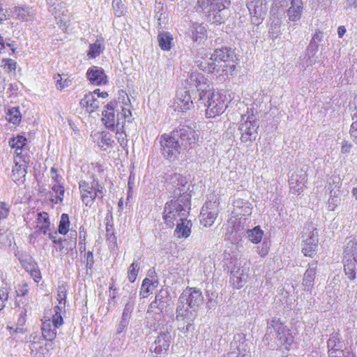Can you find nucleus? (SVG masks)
Masks as SVG:
<instances>
[{
	"mask_svg": "<svg viewBox=\"0 0 357 357\" xmlns=\"http://www.w3.org/2000/svg\"><path fill=\"white\" fill-rule=\"evenodd\" d=\"M192 86L197 89L198 102L206 107V116L212 118L222 114L227 107L225 96L215 92L204 76L198 72H193L186 79Z\"/></svg>",
	"mask_w": 357,
	"mask_h": 357,
	"instance_id": "obj_1",
	"label": "nucleus"
},
{
	"mask_svg": "<svg viewBox=\"0 0 357 357\" xmlns=\"http://www.w3.org/2000/svg\"><path fill=\"white\" fill-rule=\"evenodd\" d=\"M199 134L190 126H182L170 134L161 135L160 143L162 153L166 158H176L183 151L192 149L197 144Z\"/></svg>",
	"mask_w": 357,
	"mask_h": 357,
	"instance_id": "obj_2",
	"label": "nucleus"
},
{
	"mask_svg": "<svg viewBox=\"0 0 357 357\" xmlns=\"http://www.w3.org/2000/svg\"><path fill=\"white\" fill-rule=\"evenodd\" d=\"M183 201L178 199H172L166 203L163 211V220L167 226L172 228L176 222L180 220L188 214L190 203L188 202V196H183Z\"/></svg>",
	"mask_w": 357,
	"mask_h": 357,
	"instance_id": "obj_3",
	"label": "nucleus"
},
{
	"mask_svg": "<svg viewBox=\"0 0 357 357\" xmlns=\"http://www.w3.org/2000/svg\"><path fill=\"white\" fill-rule=\"evenodd\" d=\"M204 298L199 289L193 287L186 288L180 295L176 311L181 317L183 312H192L196 314L200 305L203 303Z\"/></svg>",
	"mask_w": 357,
	"mask_h": 357,
	"instance_id": "obj_4",
	"label": "nucleus"
},
{
	"mask_svg": "<svg viewBox=\"0 0 357 357\" xmlns=\"http://www.w3.org/2000/svg\"><path fill=\"white\" fill-rule=\"evenodd\" d=\"M268 324L264 336L266 340H275L278 346L291 344L292 336L278 319H273Z\"/></svg>",
	"mask_w": 357,
	"mask_h": 357,
	"instance_id": "obj_5",
	"label": "nucleus"
},
{
	"mask_svg": "<svg viewBox=\"0 0 357 357\" xmlns=\"http://www.w3.org/2000/svg\"><path fill=\"white\" fill-rule=\"evenodd\" d=\"M344 271L347 278L357 280V242L349 241L344 251Z\"/></svg>",
	"mask_w": 357,
	"mask_h": 357,
	"instance_id": "obj_6",
	"label": "nucleus"
},
{
	"mask_svg": "<svg viewBox=\"0 0 357 357\" xmlns=\"http://www.w3.org/2000/svg\"><path fill=\"white\" fill-rule=\"evenodd\" d=\"M26 343L32 357H48L50 351L54 348L53 342L44 340L37 333L31 334Z\"/></svg>",
	"mask_w": 357,
	"mask_h": 357,
	"instance_id": "obj_7",
	"label": "nucleus"
},
{
	"mask_svg": "<svg viewBox=\"0 0 357 357\" xmlns=\"http://www.w3.org/2000/svg\"><path fill=\"white\" fill-rule=\"evenodd\" d=\"M79 188L82 200L86 206H91L96 197L102 198V187L99 185L98 181L95 179L91 183L85 181H80Z\"/></svg>",
	"mask_w": 357,
	"mask_h": 357,
	"instance_id": "obj_8",
	"label": "nucleus"
},
{
	"mask_svg": "<svg viewBox=\"0 0 357 357\" xmlns=\"http://www.w3.org/2000/svg\"><path fill=\"white\" fill-rule=\"evenodd\" d=\"M190 87L191 88V92L185 89H181L177 91L176 98L174 102V107L175 110L185 111L189 109L193 105L194 101L198 102V93L197 89L195 86H192L189 83Z\"/></svg>",
	"mask_w": 357,
	"mask_h": 357,
	"instance_id": "obj_9",
	"label": "nucleus"
},
{
	"mask_svg": "<svg viewBox=\"0 0 357 357\" xmlns=\"http://www.w3.org/2000/svg\"><path fill=\"white\" fill-rule=\"evenodd\" d=\"M259 126L253 114L246 117L244 123L239 126L241 132V141L243 143L250 144L257 137V129Z\"/></svg>",
	"mask_w": 357,
	"mask_h": 357,
	"instance_id": "obj_10",
	"label": "nucleus"
},
{
	"mask_svg": "<svg viewBox=\"0 0 357 357\" xmlns=\"http://www.w3.org/2000/svg\"><path fill=\"white\" fill-rule=\"evenodd\" d=\"M171 183L174 188L173 197L179 201H183V196H188V202L190 203L191 195L189 193L190 185L185 176L179 174H174L171 177Z\"/></svg>",
	"mask_w": 357,
	"mask_h": 357,
	"instance_id": "obj_11",
	"label": "nucleus"
},
{
	"mask_svg": "<svg viewBox=\"0 0 357 357\" xmlns=\"http://www.w3.org/2000/svg\"><path fill=\"white\" fill-rule=\"evenodd\" d=\"M280 7H288L287 16L291 22L298 21L302 15L303 6L302 0H275Z\"/></svg>",
	"mask_w": 357,
	"mask_h": 357,
	"instance_id": "obj_12",
	"label": "nucleus"
},
{
	"mask_svg": "<svg viewBox=\"0 0 357 357\" xmlns=\"http://www.w3.org/2000/svg\"><path fill=\"white\" fill-rule=\"evenodd\" d=\"M171 340L169 332L160 333L150 348V351L155 354L153 357H165L169 348Z\"/></svg>",
	"mask_w": 357,
	"mask_h": 357,
	"instance_id": "obj_13",
	"label": "nucleus"
},
{
	"mask_svg": "<svg viewBox=\"0 0 357 357\" xmlns=\"http://www.w3.org/2000/svg\"><path fill=\"white\" fill-rule=\"evenodd\" d=\"M249 268L245 266L238 267L231 271V280L234 288H241L247 282Z\"/></svg>",
	"mask_w": 357,
	"mask_h": 357,
	"instance_id": "obj_14",
	"label": "nucleus"
},
{
	"mask_svg": "<svg viewBox=\"0 0 357 357\" xmlns=\"http://www.w3.org/2000/svg\"><path fill=\"white\" fill-rule=\"evenodd\" d=\"M318 236L317 229H314L310 236L304 241L302 252L305 256L312 257L315 255L318 246Z\"/></svg>",
	"mask_w": 357,
	"mask_h": 357,
	"instance_id": "obj_15",
	"label": "nucleus"
},
{
	"mask_svg": "<svg viewBox=\"0 0 357 357\" xmlns=\"http://www.w3.org/2000/svg\"><path fill=\"white\" fill-rule=\"evenodd\" d=\"M117 103L115 101L110 102L102 111V121L105 126L110 129H114L116 123H117V118L115 116V107Z\"/></svg>",
	"mask_w": 357,
	"mask_h": 357,
	"instance_id": "obj_16",
	"label": "nucleus"
},
{
	"mask_svg": "<svg viewBox=\"0 0 357 357\" xmlns=\"http://www.w3.org/2000/svg\"><path fill=\"white\" fill-rule=\"evenodd\" d=\"M86 76L90 82L94 85H101L107 83V75L102 68L92 66L86 73Z\"/></svg>",
	"mask_w": 357,
	"mask_h": 357,
	"instance_id": "obj_17",
	"label": "nucleus"
},
{
	"mask_svg": "<svg viewBox=\"0 0 357 357\" xmlns=\"http://www.w3.org/2000/svg\"><path fill=\"white\" fill-rule=\"evenodd\" d=\"M176 319L177 321L183 322V326H179L178 329L180 331L184 334L188 333L189 331H191L193 328V322L195 319L197 314L192 312H187L186 313L183 312L181 317L178 316V311H176Z\"/></svg>",
	"mask_w": 357,
	"mask_h": 357,
	"instance_id": "obj_18",
	"label": "nucleus"
},
{
	"mask_svg": "<svg viewBox=\"0 0 357 357\" xmlns=\"http://www.w3.org/2000/svg\"><path fill=\"white\" fill-rule=\"evenodd\" d=\"M317 267V263L316 261L309 264L308 268L304 273L303 285L305 291H310L314 285Z\"/></svg>",
	"mask_w": 357,
	"mask_h": 357,
	"instance_id": "obj_19",
	"label": "nucleus"
},
{
	"mask_svg": "<svg viewBox=\"0 0 357 357\" xmlns=\"http://www.w3.org/2000/svg\"><path fill=\"white\" fill-rule=\"evenodd\" d=\"M305 182L306 179L305 174H292L289 180L290 190L293 193L299 194L302 192Z\"/></svg>",
	"mask_w": 357,
	"mask_h": 357,
	"instance_id": "obj_20",
	"label": "nucleus"
},
{
	"mask_svg": "<svg viewBox=\"0 0 357 357\" xmlns=\"http://www.w3.org/2000/svg\"><path fill=\"white\" fill-rule=\"evenodd\" d=\"M80 105L82 107H85L89 113H92L96 111L100 106V100L98 98L94 96L93 93H87L80 100Z\"/></svg>",
	"mask_w": 357,
	"mask_h": 357,
	"instance_id": "obj_21",
	"label": "nucleus"
},
{
	"mask_svg": "<svg viewBox=\"0 0 357 357\" xmlns=\"http://www.w3.org/2000/svg\"><path fill=\"white\" fill-rule=\"evenodd\" d=\"M12 178L15 182L24 178L26 174V165L24 160H22L20 156L15 159V166L12 171Z\"/></svg>",
	"mask_w": 357,
	"mask_h": 357,
	"instance_id": "obj_22",
	"label": "nucleus"
},
{
	"mask_svg": "<svg viewBox=\"0 0 357 357\" xmlns=\"http://www.w3.org/2000/svg\"><path fill=\"white\" fill-rule=\"evenodd\" d=\"M248 8L251 14L261 17L266 11V0H248Z\"/></svg>",
	"mask_w": 357,
	"mask_h": 357,
	"instance_id": "obj_23",
	"label": "nucleus"
},
{
	"mask_svg": "<svg viewBox=\"0 0 357 357\" xmlns=\"http://www.w3.org/2000/svg\"><path fill=\"white\" fill-rule=\"evenodd\" d=\"M56 328L57 327L54 326L50 319H45L43 321L41 326L42 337L47 341L52 342V340L56 336Z\"/></svg>",
	"mask_w": 357,
	"mask_h": 357,
	"instance_id": "obj_24",
	"label": "nucleus"
},
{
	"mask_svg": "<svg viewBox=\"0 0 357 357\" xmlns=\"http://www.w3.org/2000/svg\"><path fill=\"white\" fill-rule=\"evenodd\" d=\"M192 225L191 221L187 220V217H185L176 223L174 232L178 238H186L190 235Z\"/></svg>",
	"mask_w": 357,
	"mask_h": 357,
	"instance_id": "obj_25",
	"label": "nucleus"
},
{
	"mask_svg": "<svg viewBox=\"0 0 357 357\" xmlns=\"http://www.w3.org/2000/svg\"><path fill=\"white\" fill-rule=\"evenodd\" d=\"M234 52L227 47L217 49L211 54V59L219 62L232 61Z\"/></svg>",
	"mask_w": 357,
	"mask_h": 357,
	"instance_id": "obj_26",
	"label": "nucleus"
},
{
	"mask_svg": "<svg viewBox=\"0 0 357 357\" xmlns=\"http://www.w3.org/2000/svg\"><path fill=\"white\" fill-rule=\"evenodd\" d=\"M217 215L216 211H208V206H204L201 211L202 219L200 221L205 227L211 226L214 223Z\"/></svg>",
	"mask_w": 357,
	"mask_h": 357,
	"instance_id": "obj_27",
	"label": "nucleus"
},
{
	"mask_svg": "<svg viewBox=\"0 0 357 357\" xmlns=\"http://www.w3.org/2000/svg\"><path fill=\"white\" fill-rule=\"evenodd\" d=\"M14 13L17 18L24 21L31 20L35 15L34 11L28 6L15 7Z\"/></svg>",
	"mask_w": 357,
	"mask_h": 357,
	"instance_id": "obj_28",
	"label": "nucleus"
},
{
	"mask_svg": "<svg viewBox=\"0 0 357 357\" xmlns=\"http://www.w3.org/2000/svg\"><path fill=\"white\" fill-rule=\"evenodd\" d=\"M37 227L44 234H46L50 230V221L48 214L45 212L38 213Z\"/></svg>",
	"mask_w": 357,
	"mask_h": 357,
	"instance_id": "obj_29",
	"label": "nucleus"
},
{
	"mask_svg": "<svg viewBox=\"0 0 357 357\" xmlns=\"http://www.w3.org/2000/svg\"><path fill=\"white\" fill-rule=\"evenodd\" d=\"M172 40V36L168 32H160L158 36L159 46L163 50L171 49Z\"/></svg>",
	"mask_w": 357,
	"mask_h": 357,
	"instance_id": "obj_30",
	"label": "nucleus"
},
{
	"mask_svg": "<svg viewBox=\"0 0 357 357\" xmlns=\"http://www.w3.org/2000/svg\"><path fill=\"white\" fill-rule=\"evenodd\" d=\"M328 351L342 350L343 344L338 333H333L327 341Z\"/></svg>",
	"mask_w": 357,
	"mask_h": 357,
	"instance_id": "obj_31",
	"label": "nucleus"
},
{
	"mask_svg": "<svg viewBox=\"0 0 357 357\" xmlns=\"http://www.w3.org/2000/svg\"><path fill=\"white\" fill-rule=\"evenodd\" d=\"M341 194L340 190L331 189L330 190V197L328 202V208L329 211H334L336 206L340 202V195Z\"/></svg>",
	"mask_w": 357,
	"mask_h": 357,
	"instance_id": "obj_32",
	"label": "nucleus"
},
{
	"mask_svg": "<svg viewBox=\"0 0 357 357\" xmlns=\"http://www.w3.org/2000/svg\"><path fill=\"white\" fill-rule=\"evenodd\" d=\"M248 238L253 243H258L261 241L264 231L261 229L259 226H257L252 229L247 231Z\"/></svg>",
	"mask_w": 357,
	"mask_h": 357,
	"instance_id": "obj_33",
	"label": "nucleus"
},
{
	"mask_svg": "<svg viewBox=\"0 0 357 357\" xmlns=\"http://www.w3.org/2000/svg\"><path fill=\"white\" fill-rule=\"evenodd\" d=\"M105 49L103 43L97 40L94 43L91 44L88 52V56L91 58H96Z\"/></svg>",
	"mask_w": 357,
	"mask_h": 357,
	"instance_id": "obj_34",
	"label": "nucleus"
},
{
	"mask_svg": "<svg viewBox=\"0 0 357 357\" xmlns=\"http://www.w3.org/2000/svg\"><path fill=\"white\" fill-rule=\"evenodd\" d=\"M135 304V296L132 295H130L128 298L127 303L125 305L121 318H125L128 320L130 319Z\"/></svg>",
	"mask_w": 357,
	"mask_h": 357,
	"instance_id": "obj_35",
	"label": "nucleus"
},
{
	"mask_svg": "<svg viewBox=\"0 0 357 357\" xmlns=\"http://www.w3.org/2000/svg\"><path fill=\"white\" fill-rule=\"evenodd\" d=\"M191 38L194 42H200L205 37L206 29L201 24L195 25L191 30Z\"/></svg>",
	"mask_w": 357,
	"mask_h": 357,
	"instance_id": "obj_36",
	"label": "nucleus"
},
{
	"mask_svg": "<svg viewBox=\"0 0 357 357\" xmlns=\"http://www.w3.org/2000/svg\"><path fill=\"white\" fill-rule=\"evenodd\" d=\"M21 118L22 116L19 107H14L8 109L6 119L9 122L18 124L21 121Z\"/></svg>",
	"mask_w": 357,
	"mask_h": 357,
	"instance_id": "obj_37",
	"label": "nucleus"
},
{
	"mask_svg": "<svg viewBox=\"0 0 357 357\" xmlns=\"http://www.w3.org/2000/svg\"><path fill=\"white\" fill-rule=\"evenodd\" d=\"M26 142V137L22 135H17V137L13 138L9 141V144L12 148L16 149L17 155L21 153H18V151H21L22 147L25 145Z\"/></svg>",
	"mask_w": 357,
	"mask_h": 357,
	"instance_id": "obj_38",
	"label": "nucleus"
},
{
	"mask_svg": "<svg viewBox=\"0 0 357 357\" xmlns=\"http://www.w3.org/2000/svg\"><path fill=\"white\" fill-rule=\"evenodd\" d=\"M69 217L66 213H63L61 216V220L59 225L58 231L61 234H66L68 231L69 228Z\"/></svg>",
	"mask_w": 357,
	"mask_h": 357,
	"instance_id": "obj_39",
	"label": "nucleus"
},
{
	"mask_svg": "<svg viewBox=\"0 0 357 357\" xmlns=\"http://www.w3.org/2000/svg\"><path fill=\"white\" fill-rule=\"evenodd\" d=\"M220 67H225L222 62L215 61L210 58L207 66H204V69L211 73H220Z\"/></svg>",
	"mask_w": 357,
	"mask_h": 357,
	"instance_id": "obj_40",
	"label": "nucleus"
},
{
	"mask_svg": "<svg viewBox=\"0 0 357 357\" xmlns=\"http://www.w3.org/2000/svg\"><path fill=\"white\" fill-rule=\"evenodd\" d=\"M61 310L62 306H55L54 309V314L52 316V320H51V322L54 325V326H56L57 328L63 324V317L61 314Z\"/></svg>",
	"mask_w": 357,
	"mask_h": 357,
	"instance_id": "obj_41",
	"label": "nucleus"
},
{
	"mask_svg": "<svg viewBox=\"0 0 357 357\" xmlns=\"http://www.w3.org/2000/svg\"><path fill=\"white\" fill-rule=\"evenodd\" d=\"M139 263L134 261L128 268V278L130 282H134L139 272Z\"/></svg>",
	"mask_w": 357,
	"mask_h": 357,
	"instance_id": "obj_42",
	"label": "nucleus"
},
{
	"mask_svg": "<svg viewBox=\"0 0 357 357\" xmlns=\"http://www.w3.org/2000/svg\"><path fill=\"white\" fill-rule=\"evenodd\" d=\"M52 190L56 194L55 199H52L55 203L61 202L63 199L64 188L59 184H54L52 187Z\"/></svg>",
	"mask_w": 357,
	"mask_h": 357,
	"instance_id": "obj_43",
	"label": "nucleus"
},
{
	"mask_svg": "<svg viewBox=\"0 0 357 357\" xmlns=\"http://www.w3.org/2000/svg\"><path fill=\"white\" fill-rule=\"evenodd\" d=\"M106 238L110 243L114 245L116 244V237L114 235L113 225L109 222H107L106 224Z\"/></svg>",
	"mask_w": 357,
	"mask_h": 357,
	"instance_id": "obj_44",
	"label": "nucleus"
},
{
	"mask_svg": "<svg viewBox=\"0 0 357 357\" xmlns=\"http://www.w3.org/2000/svg\"><path fill=\"white\" fill-rule=\"evenodd\" d=\"M112 6L114 10V14L117 17H121L124 14L125 7L122 3L121 0H113Z\"/></svg>",
	"mask_w": 357,
	"mask_h": 357,
	"instance_id": "obj_45",
	"label": "nucleus"
},
{
	"mask_svg": "<svg viewBox=\"0 0 357 357\" xmlns=\"http://www.w3.org/2000/svg\"><path fill=\"white\" fill-rule=\"evenodd\" d=\"M342 186V182L340 177L339 176H332L328 180V188L331 190V189L335 190H340Z\"/></svg>",
	"mask_w": 357,
	"mask_h": 357,
	"instance_id": "obj_46",
	"label": "nucleus"
},
{
	"mask_svg": "<svg viewBox=\"0 0 357 357\" xmlns=\"http://www.w3.org/2000/svg\"><path fill=\"white\" fill-rule=\"evenodd\" d=\"M225 67H220V73H218L220 76H227L229 73H231L235 69V66L232 61L222 62Z\"/></svg>",
	"mask_w": 357,
	"mask_h": 357,
	"instance_id": "obj_47",
	"label": "nucleus"
},
{
	"mask_svg": "<svg viewBox=\"0 0 357 357\" xmlns=\"http://www.w3.org/2000/svg\"><path fill=\"white\" fill-rule=\"evenodd\" d=\"M245 204L238 211H235L234 214L237 216L246 217L249 216L252 213V207L250 203H245Z\"/></svg>",
	"mask_w": 357,
	"mask_h": 357,
	"instance_id": "obj_48",
	"label": "nucleus"
},
{
	"mask_svg": "<svg viewBox=\"0 0 357 357\" xmlns=\"http://www.w3.org/2000/svg\"><path fill=\"white\" fill-rule=\"evenodd\" d=\"M66 299V290L63 287H59L57 292V300L59 301V306H62V308L65 307Z\"/></svg>",
	"mask_w": 357,
	"mask_h": 357,
	"instance_id": "obj_49",
	"label": "nucleus"
},
{
	"mask_svg": "<svg viewBox=\"0 0 357 357\" xmlns=\"http://www.w3.org/2000/svg\"><path fill=\"white\" fill-rule=\"evenodd\" d=\"M322 38L323 33L319 30H317L315 33L313 35L312 40H310L309 47L317 50L318 48V45L317 43L321 41Z\"/></svg>",
	"mask_w": 357,
	"mask_h": 357,
	"instance_id": "obj_50",
	"label": "nucleus"
},
{
	"mask_svg": "<svg viewBox=\"0 0 357 357\" xmlns=\"http://www.w3.org/2000/svg\"><path fill=\"white\" fill-rule=\"evenodd\" d=\"M54 79H56V89L59 90H62V89L69 86L71 84V81L68 79H64L63 83H61L62 77L59 74H57L55 76Z\"/></svg>",
	"mask_w": 357,
	"mask_h": 357,
	"instance_id": "obj_51",
	"label": "nucleus"
},
{
	"mask_svg": "<svg viewBox=\"0 0 357 357\" xmlns=\"http://www.w3.org/2000/svg\"><path fill=\"white\" fill-rule=\"evenodd\" d=\"M130 116L131 112L130 109L121 107V112L117 114V125L120 123L119 121L121 119H128V121H130Z\"/></svg>",
	"mask_w": 357,
	"mask_h": 357,
	"instance_id": "obj_52",
	"label": "nucleus"
},
{
	"mask_svg": "<svg viewBox=\"0 0 357 357\" xmlns=\"http://www.w3.org/2000/svg\"><path fill=\"white\" fill-rule=\"evenodd\" d=\"M269 252V244L268 242L264 241L261 245L257 248V252L261 257H265Z\"/></svg>",
	"mask_w": 357,
	"mask_h": 357,
	"instance_id": "obj_53",
	"label": "nucleus"
},
{
	"mask_svg": "<svg viewBox=\"0 0 357 357\" xmlns=\"http://www.w3.org/2000/svg\"><path fill=\"white\" fill-rule=\"evenodd\" d=\"M8 298V291L6 288L0 289V311L4 307L5 302Z\"/></svg>",
	"mask_w": 357,
	"mask_h": 357,
	"instance_id": "obj_54",
	"label": "nucleus"
},
{
	"mask_svg": "<svg viewBox=\"0 0 357 357\" xmlns=\"http://www.w3.org/2000/svg\"><path fill=\"white\" fill-rule=\"evenodd\" d=\"M29 291L28 284L26 282H22L17 285L16 293L17 296H24Z\"/></svg>",
	"mask_w": 357,
	"mask_h": 357,
	"instance_id": "obj_55",
	"label": "nucleus"
},
{
	"mask_svg": "<svg viewBox=\"0 0 357 357\" xmlns=\"http://www.w3.org/2000/svg\"><path fill=\"white\" fill-rule=\"evenodd\" d=\"M1 63H3V67L9 70H15L17 63L11 59H3Z\"/></svg>",
	"mask_w": 357,
	"mask_h": 357,
	"instance_id": "obj_56",
	"label": "nucleus"
},
{
	"mask_svg": "<svg viewBox=\"0 0 357 357\" xmlns=\"http://www.w3.org/2000/svg\"><path fill=\"white\" fill-rule=\"evenodd\" d=\"M29 271L30 272V275L33 278L34 281L38 282L41 279V274L38 267L33 266Z\"/></svg>",
	"mask_w": 357,
	"mask_h": 357,
	"instance_id": "obj_57",
	"label": "nucleus"
},
{
	"mask_svg": "<svg viewBox=\"0 0 357 357\" xmlns=\"http://www.w3.org/2000/svg\"><path fill=\"white\" fill-rule=\"evenodd\" d=\"M354 121L352 123L350 128V135L354 142L357 144V119H353Z\"/></svg>",
	"mask_w": 357,
	"mask_h": 357,
	"instance_id": "obj_58",
	"label": "nucleus"
},
{
	"mask_svg": "<svg viewBox=\"0 0 357 357\" xmlns=\"http://www.w3.org/2000/svg\"><path fill=\"white\" fill-rule=\"evenodd\" d=\"M245 203H248V201L241 199H235L234 202V211L233 213H234L235 211H240L242 207L245 204Z\"/></svg>",
	"mask_w": 357,
	"mask_h": 357,
	"instance_id": "obj_59",
	"label": "nucleus"
},
{
	"mask_svg": "<svg viewBox=\"0 0 357 357\" xmlns=\"http://www.w3.org/2000/svg\"><path fill=\"white\" fill-rule=\"evenodd\" d=\"M8 213L9 210L6 203L0 202V220L6 218L8 216Z\"/></svg>",
	"mask_w": 357,
	"mask_h": 357,
	"instance_id": "obj_60",
	"label": "nucleus"
},
{
	"mask_svg": "<svg viewBox=\"0 0 357 357\" xmlns=\"http://www.w3.org/2000/svg\"><path fill=\"white\" fill-rule=\"evenodd\" d=\"M129 321L130 320L128 319L121 318V321L118 326L116 333L118 334L121 333L124 331V329L126 328L127 326H128Z\"/></svg>",
	"mask_w": 357,
	"mask_h": 357,
	"instance_id": "obj_61",
	"label": "nucleus"
},
{
	"mask_svg": "<svg viewBox=\"0 0 357 357\" xmlns=\"http://www.w3.org/2000/svg\"><path fill=\"white\" fill-rule=\"evenodd\" d=\"M118 136V141L120 143L121 146H125L127 145V139H126V135L123 132H117L116 133Z\"/></svg>",
	"mask_w": 357,
	"mask_h": 357,
	"instance_id": "obj_62",
	"label": "nucleus"
},
{
	"mask_svg": "<svg viewBox=\"0 0 357 357\" xmlns=\"http://www.w3.org/2000/svg\"><path fill=\"white\" fill-rule=\"evenodd\" d=\"M352 145L348 141H343L342 144L341 151L342 153H347L350 151Z\"/></svg>",
	"mask_w": 357,
	"mask_h": 357,
	"instance_id": "obj_63",
	"label": "nucleus"
},
{
	"mask_svg": "<svg viewBox=\"0 0 357 357\" xmlns=\"http://www.w3.org/2000/svg\"><path fill=\"white\" fill-rule=\"evenodd\" d=\"M329 357H344V353L343 350L332 351H328Z\"/></svg>",
	"mask_w": 357,
	"mask_h": 357,
	"instance_id": "obj_64",
	"label": "nucleus"
}]
</instances>
